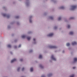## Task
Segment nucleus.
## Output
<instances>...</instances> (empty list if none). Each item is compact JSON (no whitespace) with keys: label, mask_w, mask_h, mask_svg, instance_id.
I'll return each mask as SVG.
<instances>
[{"label":"nucleus","mask_w":77,"mask_h":77,"mask_svg":"<svg viewBox=\"0 0 77 77\" xmlns=\"http://www.w3.org/2000/svg\"><path fill=\"white\" fill-rule=\"evenodd\" d=\"M77 8V6L76 5H73L72 6L71 10H74L75 8Z\"/></svg>","instance_id":"nucleus-1"},{"label":"nucleus","mask_w":77,"mask_h":77,"mask_svg":"<svg viewBox=\"0 0 77 77\" xmlns=\"http://www.w3.org/2000/svg\"><path fill=\"white\" fill-rule=\"evenodd\" d=\"M51 58L52 59H53L55 61H56V58L54 57V56H53V55H52L51 56Z\"/></svg>","instance_id":"nucleus-2"},{"label":"nucleus","mask_w":77,"mask_h":77,"mask_svg":"<svg viewBox=\"0 0 77 77\" xmlns=\"http://www.w3.org/2000/svg\"><path fill=\"white\" fill-rule=\"evenodd\" d=\"M50 48H56L57 47L55 46H50Z\"/></svg>","instance_id":"nucleus-3"},{"label":"nucleus","mask_w":77,"mask_h":77,"mask_svg":"<svg viewBox=\"0 0 77 77\" xmlns=\"http://www.w3.org/2000/svg\"><path fill=\"white\" fill-rule=\"evenodd\" d=\"M54 34L53 33H51L50 34H49L48 35V36H52Z\"/></svg>","instance_id":"nucleus-4"},{"label":"nucleus","mask_w":77,"mask_h":77,"mask_svg":"<svg viewBox=\"0 0 77 77\" xmlns=\"http://www.w3.org/2000/svg\"><path fill=\"white\" fill-rule=\"evenodd\" d=\"M17 60V59H14L13 60H12L11 61V63H12L14 62H15Z\"/></svg>","instance_id":"nucleus-5"},{"label":"nucleus","mask_w":77,"mask_h":77,"mask_svg":"<svg viewBox=\"0 0 77 77\" xmlns=\"http://www.w3.org/2000/svg\"><path fill=\"white\" fill-rule=\"evenodd\" d=\"M77 44V42H72V45H76Z\"/></svg>","instance_id":"nucleus-6"},{"label":"nucleus","mask_w":77,"mask_h":77,"mask_svg":"<svg viewBox=\"0 0 77 77\" xmlns=\"http://www.w3.org/2000/svg\"><path fill=\"white\" fill-rule=\"evenodd\" d=\"M31 38V37H27V40H28V41H29L30 40V38Z\"/></svg>","instance_id":"nucleus-7"},{"label":"nucleus","mask_w":77,"mask_h":77,"mask_svg":"<svg viewBox=\"0 0 77 77\" xmlns=\"http://www.w3.org/2000/svg\"><path fill=\"white\" fill-rule=\"evenodd\" d=\"M42 56L41 55H39V58L42 59Z\"/></svg>","instance_id":"nucleus-8"},{"label":"nucleus","mask_w":77,"mask_h":77,"mask_svg":"<svg viewBox=\"0 0 77 77\" xmlns=\"http://www.w3.org/2000/svg\"><path fill=\"white\" fill-rule=\"evenodd\" d=\"M74 60L75 62H76V61H77V58H74Z\"/></svg>","instance_id":"nucleus-9"},{"label":"nucleus","mask_w":77,"mask_h":77,"mask_svg":"<svg viewBox=\"0 0 77 77\" xmlns=\"http://www.w3.org/2000/svg\"><path fill=\"white\" fill-rule=\"evenodd\" d=\"M74 33L73 32H69V34L70 35H73Z\"/></svg>","instance_id":"nucleus-10"},{"label":"nucleus","mask_w":77,"mask_h":77,"mask_svg":"<svg viewBox=\"0 0 77 77\" xmlns=\"http://www.w3.org/2000/svg\"><path fill=\"white\" fill-rule=\"evenodd\" d=\"M30 71L31 72H32L33 71V68L31 67L30 69Z\"/></svg>","instance_id":"nucleus-11"},{"label":"nucleus","mask_w":77,"mask_h":77,"mask_svg":"<svg viewBox=\"0 0 77 77\" xmlns=\"http://www.w3.org/2000/svg\"><path fill=\"white\" fill-rule=\"evenodd\" d=\"M22 38H26V36H25L24 35H23L22 36Z\"/></svg>","instance_id":"nucleus-12"},{"label":"nucleus","mask_w":77,"mask_h":77,"mask_svg":"<svg viewBox=\"0 0 77 77\" xmlns=\"http://www.w3.org/2000/svg\"><path fill=\"white\" fill-rule=\"evenodd\" d=\"M8 48H11V45H8Z\"/></svg>","instance_id":"nucleus-13"},{"label":"nucleus","mask_w":77,"mask_h":77,"mask_svg":"<svg viewBox=\"0 0 77 77\" xmlns=\"http://www.w3.org/2000/svg\"><path fill=\"white\" fill-rule=\"evenodd\" d=\"M70 45V44L69 43H67L66 44L67 46H69Z\"/></svg>","instance_id":"nucleus-14"},{"label":"nucleus","mask_w":77,"mask_h":77,"mask_svg":"<svg viewBox=\"0 0 77 77\" xmlns=\"http://www.w3.org/2000/svg\"><path fill=\"white\" fill-rule=\"evenodd\" d=\"M60 9H64V7H61L60 8Z\"/></svg>","instance_id":"nucleus-15"},{"label":"nucleus","mask_w":77,"mask_h":77,"mask_svg":"<svg viewBox=\"0 0 77 77\" xmlns=\"http://www.w3.org/2000/svg\"><path fill=\"white\" fill-rule=\"evenodd\" d=\"M74 77V74H73L70 76V77Z\"/></svg>","instance_id":"nucleus-16"},{"label":"nucleus","mask_w":77,"mask_h":77,"mask_svg":"<svg viewBox=\"0 0 77 77\" xmlns=\"http://www.w3.org/2000/svg\"><path fill=\"white\" fill-rule=\"evenodd\" d=\"M50 19H51V20H53V17L51 16L50 17Z\"/></svg>","instance_id":"nucleus-17"},{"label":"nucleus","mask_w":77,"mask_h":77,"mask_svg":"<svg viewBox=\"0 0 77 77\" xmlns=\"http://www.w3.org/2000/svg\"><path fill=\"white\" fill-rule=\"evenodd\" d=\"M3 16L4 17H6V14H3Z\"/></svg>","instance_id":"nucleus-18"},{"label":"nucleus","mask_w":77,"mask_h":77,"mask_svg":"<svg viewBox=\"0 0 77 77\" xmlns=\"http://www.w3.org/2000/svg\"><path fill=\"white\" fill-rule=\"evenodd\" d=\"M52 75V74H49V75H48V77H50V76H51V75Z\"/></svg>","instance_id":"nucleus-19"},{"label":"nucleus","mask_w":77,"mask_h":77,"mask_svg":"<svg viewBox=\"0 0 77 77\" xmlns=\"http://www.w3.org/2000/svg\"><path fill=\"white\" fill-rule=\"evenodd\" d=\"M40 67L41 68H43V66H42V65H41L40 66Z\"/></svg>","instance_id":"nucleus-20"},{"label":"nucleus","mask_w":77,"mask_h":77,"mask_svg":"<svg viewBox=\"0 0 77 77\" xmlns=\"http://www.w3.org/2000/svg\"><path fill=\"white\" fill-rule=\"evenodd\" d=\"M61 20V17H59L58 20Z\"/></svg>","instance_id":"nucleus-21"},{"label":"nucleus","mask_w":77,"mask_h":77,"mask_svg":"<svg viewBox=\"0 0 77 77\" xmlns=\"http://www.w3.org/2000/svg\"><path fill=\"white\" fill-rule=\"evenodd\" d=\"M67 27L68 29H69V28L70 27V26H69V25H68L67 26Z\"/></svg>","instance_id":"nucleus-22"},{"label":"nucleus","mask_w":77,"mask_h":77,"mask_svg":"<svg viewBox=\"0 0 77 77\" xmlns=\"http://www.w3.org/2000/svg\"><path fill=\"white\" fill-rule=\"evenodd\" d=\"M20 68L19 67L17 69V71H19V70H20Z\"/></svg>","instance_id":"nucleus-23"},{"label":"nucleus","mask_w":77,"mask_h":77,"mask_svg":"<svg viewBox=\"0 0 77 77\" xmlns=\"http://www.w3.org/2000/svg\"><path fill=\"white\" fill-rule=\"evenodd\" d=\"M10 17V16L9 15H7V17L8 18H9V17Z\"/></svg>","instance_id":"nucleus-24"},{"label":"nucleus","mask_w":77,"mask_h":77,"mask_svg":"<svg viewBox=\"0 0 77 77\" xmlns=\"http://www.w3.org/2000/svg\"><path fill=\"white\" fill-rule=\"evenodd\" d=\"M19 18V16H16V18Z\"/></svg>","instance_id":"nucleus-25"},{"label":"nucleus","mask_w":77,"mask_h":77,"mask_svg":"<svg viewBox=\"0 0 77 77\" xmlns=\"http://www.w3.org/2000/svg\"><path fill=\"white\" fill-rule=\"evenodd\" d=\"M24 68H23L22 69V71H24Z\"/></svg>","instance_id":"nucleus-26"},{"label":"nucleus","mask_w":77,"mask_h":77,"mask_svg":"<svg viewBox=\"0 0 77 77\" xmlns=\"http://www.w3.org/2000/svg\"><path fill=\"white\" fill-rule=\"evenodd\" d=\"M29 22L32 23V20L30 19L29 20Z\"/></svg>","instance_id":"nucleus-27"},{"label":"nucleus","mask_w":77,"mask_h":77,"mask_svg":"<svg viewBox=\"0 0 77 77\" xmlns=\"http://www.w3.org/2000/svg\"><path fill=\"white\" fill-rule=\"evenodd\" d=\"M70 19H74V17H70Z\"/></svg>","instance_id":"nucleus-28"},{"label":"nucleus","mask_w":77,"mask_h":77,"mask_svg":"<svg viewBox=\"0 0 77 77\" xmlns=\"http://www.w3.org/2000/svg\"><path fill=\"white\" fill-rule=\"evenodd\" d=\"M54 29H57V27H56V26H55L54 27Z\"/></svg>","instance_id":"nucleus-29"},{"label":"nucleus","mask_w":77,"mask_h":77,"mask_svg":"<svg viewBox=\"0 0 77 77\" xmlns=\"http://www.w3.org/2000/svg\"><path fill=\"white\" fill-rule=\"evenodd\" d=\"M21 45H19L18 47H21Z\"/></svg>","instance_id":"nucleus-30"},{"label":"nucleus","mask_w":77,"mask_h":77,"mask_svg":"<svg viewBox=\"0 0 77 77\" xmlns=\"http://www.w3.org/2000/svg\"><path fill=\"white\" fill-rule=\"evenodd\" d=\"M20 61H21V62H22V61L23 60V59H21L20 60Z\"/></svg>","instance_id":"nucleus-31"},{"label":"nucleus","mask_w":77,"mask_h":77,"mask_svg":"<svg viewBox=\"0 0 77 77\" xmlns=\"http://www.w3.org/2000/svg\"><path fill=\"white\" fill-rule=\"evenodd\" d=\"M42 77H45V76L44 75H42Z\"/></svg>","instance_id":"nucleus-32"},{"label":"nucleus","mask_w":77,"mask_h":77,"mask_svg":"<svg viewBox=\"0 0 77 77\" xmlns=\"http://www.w3.org/2000/svg\"><path fill=\"white\" fill-rule=\"evenodd\" d=\"M75 69V67H73V69Z\"/></svg>","instance_id":"nucleus-33"},{"label":"nucleus","mask_w":77,"mask_h":77,"mask_svg":"<svg viewBox=\"0 0 77 77\" xmlns=\"http://www.w3.org/2000/svg\"><path fill=\"white\" fill-rule=\"evenodd\" d=\"M33 40L34 41H35V38H33Z\"/></svg>","instance_id":"nucleus-34"},{"label":"nucleus","mask_w":77,"mask_h":77,"mask_svg":"<svg viewBox=\"0 0 77 77\" xmlns=\"http://www.w3.org/2000/svg\"><path fill=\"white\" fill-rule=\"evenodd\" d=\"M14 48H17V46H14Z\"/></svg>","instance_id":"nucleus-35"},{"label":"nucleus","mask_w":77,"mask_h":77,"mask_svg":"<svg viewBox=\"0 0 77 77\" xmlns=\"http://www.w3.org/2000/svg\"><path fill=\"white\" fill-rule=\"evenodd\" d=\"M32 16H30L29 17V18H32Z\"/></svg>","instance_id":"nucleus-36"},{"label":"nucleus","mask_w":77,"mask_h":77,"mask_svg":"<svg viewBox=\"0 0 77 77\" xmlns=\"http://www.w3.org/2000/svg\"><path fill=\"white\" fill-rule=\"evenodd\" d=\"M32 52V50H31L30 51V52Z\"/></svg>","instance_id":"nucleus-37"},{"label":"nucleus","mask_w":77,"mask_h":77,"mask_svg":"<svg viewBox=\"0 0 77 77\" xmlns=\"http://www.w3.org/2000/svg\"><path fill=\"white\" fill-rule=\"evenodd\" d=\"M64 51H63V53H64Z\"/></svg>","instance_id":"nucleus-38"},{"label":"nucleus","mask_w":77,"mask_h":77,"mask_svg":"<svg viewBox=\"0 0 77 77\" xmlns=\"http://www.w3.org/2000/svg\"><path fill=\"white\" fill-rule=\"evenodd\" d=\"M10 53H11V54H12V52H11Z\"/></svg>","instance_id":"nucleus-39"}]
</instances>
